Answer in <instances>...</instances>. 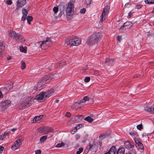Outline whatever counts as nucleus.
Returning a JSON list of instances; mask_svg holds the SVG:
<instances>
[{"instance_id": "1", "label": "nucleus", "mask_w": 154, "mask_h": 154, "mask_svg": "<svg viewBox=\"0 0 154 154\" xmlns=\"http://www.w3.org/2000/svg\"><path fill=\"white\" fill-rule=\"evenodd\" d=\"M101 38V34L99 32H96L88 38L87 39V43L89 45H93L97 43Z\"/></svg>"}, {"instance_id": "2", "label": "nucleus", "mask_w": 154, "mask_h": 154, "mask_svg": "<svg viewBox=\"0 0 154 154\" xmlns=\"http://www.w3.org/2000/svg\"><path fill=\"white\" fill-rule=\"evenodd\" d=\"M81 43L80 38L77 37L72 36L69 38H67L65 40V45L66 46L70 45V46H77Z\"/></svg>"}, {"instance_id": "3", "label": "nucleus", "mask_w": 154, "mask_h": 154, "mask_svg": "<svg viewBox=\"0 0 154 154\" xmlns=\"http://www.w3.org/2000/svg\"><path fill=\"white\" fill-rule=\"evenodd\" d=\"M66 12V18L68 19L71 18L74 13V6L71 2L68 3Z\"/></svg>"}, {"instance_id": "4", "label": "nucleus", "mask_w": 154, "mask_h": 154, "mask_svg": "<svg viewBox=\"0 0 154 154\" xmlns=\"http://www.w3.org/2000/svg\"><path fill=\"white\" fill-rule=\"evenodd\" d=\"M34 98L33 97H28L25 99L21 104L22 109H24L26 107L30 106L34 102Z\"/></svg>"}, {"instance_id": "5", "label": "nucleus", "mask_w": 154, "mask_h": 154, "mask_svg": "<svg viewBox=\"0 0 154 154\" xmlns=\"http://www.w3.org/2000/svg\"><path fill=\"white\" fill-rule=\"evenodd\" d=\"M51 40L49 38H46V40L42 42H39L38 43H37L36 45H39L40 47L42 49H45L47 48L50 45L49 43H51Z\"/></svg>"}, {"instance_id": "6", "label": "nucleus", "mask_w": 154, "mask_h": 154, "mask_svg": "<svg viewBox=\"0 0 154 154\" xmlns=\"http://www.w3.org/2000/svg\"><path fill=\"white\" fill-rule=\"evenodd\" d=\"M11 102L9 100H7L2 101L0 104V110L4 111L9 106Z\"/></svg>"}, {"instance_id": "7", "label": "nucleus", "mask_w": 154, "mask_h": 154, "mask_svg": "<svg viewBox=\"0 0 154 154\" xmlns=\"http://www.w3.org/2000/svg\"><path fill=\"white\" fill-rule=\"evenodd\" d=\"M110 8L109 6L106 5L105 7L103 12L100 16V21L102 22L105 20Z\"/></svg>"}, {"instance_id": "8", "label": "nucleus", "mask_w": 154, "mask_h": 154, "mask_svg": "<svg viewBox=\"0 0 154 154\" xmlns=\"http://www.w3.org/2000/svg\"><path fill=\"white\" fill-rule=\"evenodd\" d=\"M23 140L22 137H19L17 139L12 145L11 148L12 150H15L18 148L21 144Z\"/></svg>"}, {"instance_id": "9", "label": "nucleus", "mask_w": 154, "mask_h": 154, "mask_svg": "<svg viewBox=\"0 0 154 154\" xmlns=\"http://www.w3.org/2000/svg\"><path fill=\"white\" fill-rule=\"evenodd\" d=\"M35 98L39 102H42L45 100L47 98L45 97V93L42 92L40 93L39 94L37 95Z\"/></svg>"}, {"instance_id": "10", "label": "nucleus", "mask_w": 154, "mask_h": 154, "mask_svg": "<svg viewBox=\"0 0 154 154\" xmlns=\"http://www.w3.org/2000/svg\"><path fill=\"white\" fill-rule=\"evenodd\" d=\"M26 0H18L17 2V7L16 9L17 10L19 8L22 7L26 4Z\"/></svg>"}, {"instance_id": "11", "label": "nucleus", "mask_w": 154, "mask_h": 154, "mask_svg": "<svg viewBox=\"0 0 154 154\" xmlns=\"http://www.w3.org/2000/svg\"><path fill=\"white\" fill-rule=\"evenodd\" d=\"M125 149L123 148H119L117 150V154H124ZM126 154H135V153L133 151L132 152H128L126 153Z\"/></svg>"}, {"instance_id": "12", "label": "nucleus", "mask_w": 154, "mask_h": 154, "mask_svg": "<svg viewBox=\"0 0 154 154\" xmlns=\"http://www.w3.org/2000/svg\"><path fill=\"white\" fill-rule=\"evenodd\" d=\"M45 94V97L47 98L51 96L54 93V91L53 89H51L50 90L46 91L44 92Z\"/></svg>"}, {"instance_id": "13", "label": "nucleus", "mask_w": 154, "mask_h": 154, "mask_svg": "<svg viewBox=\"0 0 154 154\" xmlns=\"http://www.w3.org/2000/svg\"><path fill=\"white\" fill-rule=\"evenodd\" d=\"M144 110L151 113L154 114V104L152 106H146L145 107Z\"/></svg>"}, {"instance_id": "14", "label": "nucleus", "mask_w": 154, "mask_h": 154, "mask_svg": "<svg viewBox=\"0 0 154 154\" xmlns=\"http://www.w3.org/2000/svg\"><path fill=\"white\" fill-rule=\"evenodd\" d=\"M17 36L15 40L17 41H20L21 42H24L25 39L19 33H17Z\"/></svg>"}, {"instance_id": "15", "label": "nucleus", "mask_w": 154, "mask_h": 154, "mask_svg": "<svg viewBox=\"0 0 154 154\" xmlns=\"http://www.w3.org/2000/svg\"><path fill=\"white\" fill-rule=\"evenodd\" d=\"M134 140L137 148L142 149L143 147L142 143L136 139H134Z\"/></svg>"}, {"instance_id": "16", "label": "nucleus", "mask_w": 154, "mask_h": 154, "mask_svg": "<svg viewBox=\"0 0 154 154\" xmlns=\"http://www.w3.org/2000/svg\"><path fill=\"white\" fill-rule=\"evenodd\" d=\"M8 35H11V38H13L15 39L16 36H17V33L15 31H8Z\"/></svg>"}, {"instance_id": "17", "label": "nucleus", "mask_w": 154, "mask_h": 154, "mask_svg": "<svg viewBox=\"0 0 154 154\" xmlns=\"http://www.w3.org/2000/svg\"><path fill=\"white\" fill-rule=\"evenodd\" d=\"M5 48V44L3 41H0V56L2 55V53Z\"/></svg>"}, {"instance_id": "18", "label": "nucleus", "mask_w": 154, "mask_h": 154, "mask_svg": "<svg viewBox=\"0 0 154 154\" xmlns=\"http://www.w3.org/2000/svg\"><path fill=\"white\" fill-rule=\"evenodd\" d=\"M42 83L41 82L38 83L37 85H35L34 87V89L36 91H39L42 89Z\"/></svg>"}, {"instance_id": "19", "label": "nucleus", "mask_w": 154, "mask_h": 154, "mask_svg": "<svg viewBox=\"0 0 154 154\" xmlns=\"http://www.w3.org/2000/svg\"><path fill=\"white\" fill-rule=\"evenodd\" d=\"M124 144L125 147L127 149L132 148L134 146L133 144H131L128 141L125 142Z\"/></svg>"}, {"instance_id": "20", "label": "nucleus", "mask_w": 154, "mask_h": 154, "mask_svg": "<svg viewBox=\"0 0 154 154\" xmlns=\"http://www.w3.org/2000/svg\"><path fill=\"white\" fill-rule=\"evenodd\" d=\"M54 131V129L51 128H46L44 131V134H46L48 133H50L51 132H53Z\"/></svg>"}, {"instance_id": "21", "label": "nucleus", "mask_w": 154, "mask_h": 154, "mask_svg": "<svg viewBox=\"0 0 154 154\" xmlns=\"http://www.w3.org/2000/svg\"><path fill=\"white\" fill-rule=\"evenodd\" d=\"M9 131H6L4 134L0 135V140H2L5 138L6 136H8L9 134Z\"/></svg>"}, {"instance_id": "22", "label": "nucleus", "mask_w": 154, "mask_h": 154, "mask_svg": "<svg viewBox=\"0 0 154 154\" xmlns=\"http://www.w3.org/2000/svg\"><path fill=\"white\" fill-rule=\"evenodd\" d=\"M43 117V115H40L35 117L33 119L34 122H36L37 121H39L42 119Z\"/></svg>"}, {"instance_id": "23", "label": "nucleus", "mask_w": 154, "mask_h": 154, "mask_svg": "<svg viewBox=\"0 0 154 154\" xmlns=\"http://www.w3.org/2000/svg\"><path fill=\"white\" fill-rule=\"evenodd\" d=\"M116 151V148L115 146L111 147L108 151L110 154H115Z\"/></svg>"}, {"instance_id": "24", "label": "nucleus", "mask_w": 154, "mask_h": 154, "mask_svg": "<svg viewBox=\"0 0 154 154\" xmlns=\"http://www.w3.org/2000/svg\"><path fill=\"white\" fill-rule=\"evenodd\" d=\"M133 25V23L130 22H127L124 23V26L126 28H129Z\"/></svg>"}, {"instance_id": "25", "label": "nucleus", "mask_w": 154, "mask_h": 154, "mask_svg": "<svg viewBox=\"0 0 154 154\" xmlns=\"http://www.w3.org/2000/svg\"><path fill=\"white\" fill-rule=\"evenodd\" d=\"M47 136L45 135L42 137L40 139V141L41 143L44 142L47 139Z\"/></svg>"}, {"instance_id": "26", "label": "nucleus", "mask_w": 154, "mask_h": 154, "mask_svg": "<svg viewBox=\"0 0 154 154\" xmlns=\"http://www.w3.org/2000/svg\"><path fill=\"white\" fill-rule=\"evenodd\" d=\"M22 13L23 16H27L28 12L26 9L25 8H23L22 10Z\"/></svg>"}, {"instance_id": "27", "label": "nucleus", "mask_w": 154, "mask_h": 154, "mask_svg": "<svg viewBox=\"0 0 154 154\" xmlns=\"http://www.w3.org/2000/svg\"><path fill=\"white\" fill-rule=\"evenodd\" d=\"M84 120L89 122H91L93 120V119L90 116H88L85 118Z\"/></svg>"}, {"instance_id": "28", "label": "nucleus", "mask_w": 154, "mask_h": 154, "mask_svg": "<svg viewBox=\"0 0 154 154\" xmlns=\"http://www.w3.org/2000/svg\"><path fill=\"white\" fill-rule=\"evenodd\" d=\"M20 51L24 53H26L27 51L26 47H23L22 46H21L20 47Z\"/></svg>"}, {"instance_id": "29", "label": "nucleus", "mask_w": 154, "mask_h": 154, "mask_svg": "<svg viewBox=\"0 0 154 154\" xmlns=\"http://www.w3.org/2000/svg\"><path fill=\"white\" fill-rule=\"evenodd\" d=\"M27 22L29 24H31V22L32 20V17L31 16H27Z\"/></svg>"}, {"instance_id": "30", "label": "nucleus", "mask_w": 154, "mask_h": 154, "mask_svg": "<svg viewBox=\"0 0 154 154\" xmlns=\"http://www.w3.org/2000/svg\"><path fill=\"white\" fill-rule=\"evenodd\" d=\"M84 125L82 124H77L75 127V128L76 129V131L77 130L81 128Z\"/></svg>"}, {"instance_id": "31", "label": "nucleus", "mask_w": 154, "mask_h": 154, "mask_svg": "<svg viewBox=\"0 0 154 154\" xmlns=\"http://www.w3.org/2000/svg\"><path fill=\"white\" fill-rule=\"evenodd\" d=\"M65 143L63 142H61L60 143H57L56 146L57 147H60L65 145Z\"/></svg>"}, {"instance_id": "32", "label": "nucleus", "mask_w": 154, "mask_h": 154, "mask_svg": "<svg viewBox=\"0 0 154 154\" xmlns=\"http://www.w3.org/2000/svg\"><path fill=\"white\" fill-rule=\"evenodd\" d=\"M58 8L57 7H54L53 8V11L55 14L57 13L58 11Z\"/></svg>"}, {"instance_id": "33", "label": "nucleus", "mask_w": 154, "mask_h": 154, "mask_svg": "<svg viewBox=\"0 0 154 154\" xmlns=\"http://www.w3.org/2000/svg\"><path fill=\"white\" fill-rule=\"evenodd\" d=\"M83 149L82 148H80L79 149V150L76 151V154H80L82 152Z\"/></svg>"}, {"instance_id": "34", "label": "nucleus", "mask_w": 154, "mask_h": 154, "mask_svg": "<svg viewBox=\"0 0 154 154\" xmlns=\"http://www.w3.org/2000/svg\"><path fill=\"white\" fill-rule=\"evenodd\" d=\"M93 146L94 145L93 144L90 143L87 146V148L88 149V152L89 150L91 149Z\"/></svg>"}, {"instance_id": "35", "label": "nucleus", "mask_w": 154, "mask_h": 154, "mask_svg": "<svg viewBox=\"0 0 154 154\" xmlns=\"http://www.w3.org/2000/svg\"><path fill=\"white\" fill-rule=\"evenodd\" d=\"M21 68L22 69H24L26 67V64L25 62L21 61Z\"/></svg>"}, {"instance_id": "36", "label": "nucleus", "mask_w": 154, "mask_h": 154, "mask_svg": "<svg viewBox=\"0 0 154 154\" xmlns=\"http://www.w3.org/2000/svg\"><path fill=\"white\" fill-rule=\"evenodd\" d=\"M77 103H78L79 104H80L81 103H82V105H85V103L84 102L83 100H81L79 101H78L77 102Z\"/></svg>"}, {"instance_id": "37", "label": "nucleus", "mask_w": 154, "mask_h": 154, "mask_svg": "<svg viewBox=\"0 0 154 154\" xmlns=\"http://www.w3.org/2000/svg\"><path fill=\"white\" fill-rule=\"evenodd\" d=\"M128 28H126V26H124V24L120 27L119 30H126Z\"/></svg>"}, {"instance_id": "38", "label": "nucleus", "mask_w": 154, "mask_h": 154, "mask_svg": "<svg viewBox=\"0 0 154 154\" xmlns=\"http://www.w3.org/2000/svg\"><path fill=\"white\" fill-rule=\"evenodd\" d=\"M26 18L27 19V16L23 15L21 18V21H23V23H24V21L26 20Z\"/></svg>"}, {"instance_id": "39", "label": "nucleus", "mask_w": 154, "mask_h": 154, "mask_svg": "<svg viewBox=\"0 0 154 154\" xmlns=\"http://www.w3.org/2000/svg\"><path fill=\"white\" fill-rule=\"evenodd\" d=\"M90 80V78L89 77H86L84 79V81L86 82H89Z\"/></svg>"}, {"instance_id": "40", "label": "nucleus", "mask_w": 154, "mask_h": 154, "mask_svg": "<svg viewBox=\"0 0 154 154\" xmlns=\"http://www.w3.org/2000/svg\"><path fill=\"white\" fill-rule=\"evenodd\" d=\"M152 0H145L144 2L146 4H152Z\"/></svg>"}, {"instance_id": "41", "label": "nucleus", "mask_w": 154, "mask_h": 154, "mask_svg": "<svg viewBox=\"0 0 154 154\" xmlns=\"http://www.w3.org/2000/svg\"><path fill=\"white\" fill-rule=\"evenodd\" d=\"M92 0H85V3L87 5H90L91 4Z\"/></svg>"}, {"instance_id": "42", "label": "nucleus", "mask_w": 154, "mask_h": 154, "mask_svg": "<svg viewBox=\"0 0 154 154\" xmlns=\"http://www.w3.org/2000/svg\"><path fill=\"white\" fill-rule=\"evenodd\" d=\"M89 98L87 96H85L83 97V100L85 103V102L86 101H88Z\"/></svg>"}, {"instance_id": "43", "label": "nucleus", "mask_w": 154, "mask_h": 154, "mask_svg": "<svg viewBox=\"0 0 154 154\" xmlns=\"http://www.w3.org/2000/svg\"><path fill=\"white\" fill-rule=\"evenodd\" d=\"M131 6V4L129 3H126L124 6V7L126 8H129Z\"/></svg>"}, {"instance_id": "44", "label": "nucleus", "mask_w": 154, "mask_h": 154, "mask_svg": "<svg viewBox=\"0 0 154 154\" xmlns=\"http://www.w3.org/2000/svg\"><path fill=\"white\" fill-rule=\"evenodd\" d=\"M142 128V125L141 124H139L137 126V128L138 130H141Z\"/></svg>"}, {"instance_id": "45", "label": "nucleus", "mask_w": 154, "mask_h": 154, "mask_svg": "<svg viewBox=\"0 0 154 154\" xmlns=\"http://www.w3.org/2000/svg\"><path fill=\"white\" fill-rule=\"evenodd\" d=\"M86 11V10L85 8L81 9L80 11V12L81 14L84 13Z\"/></svg>"}, {"instance_id": "46", "label": "nucleus", "mask_w": 154, "mask_h": 154, "mask_svg": "<svg viewBox=\"0 0 154 154\" xmlns=\"http://www.w3.org/2000/svg\"><path fill=\"white\" fill-rule=\"evenodd\" d=\"M6 3L8 5H11L12 3V2L11 0H8L6 1Z\"/></svg>"}, {"instance_id": "47", "label": "nucleus", "mask_w": 154, "mask_h": 154, "mask_svg": "<svg viewBox=\"0 0 154 154\" xmlns=\"http://www.w3.org/2000/svg\"><path fill=\"white\" fill-rule=\"evenodd\" d=\"M141 7H142V5H136L135 7L134 8L135 9H138L140 8Z\"/></svg>"}, {"instance_id": "48", "label": "nucleus", "mask_w": 154, "mask_h": 154, "mask_svg": "<svg viewBox=\"0 0 154 154\" xmlns=\"http://www.w3.org/2000/svg\"><path fill=\"white\" fill-rule=\"evenodd\" d=\"M4 149V147L1 146H0V153H2V151Z\"/></svg>"}, {"instance_id": "49", "label": "nucleus", "mask_w": 154, "mask_h": 154, "mask_svg": "<svg viewBox=\"0 0 154 154\" xmlns=\"http://www.w3.org/2000/svg\"><path fill=\"white\" fill-rule=\"evenodd\" d=\"M112 60V59L110 58L106 59L105 61L106 63H109L111 62Z\"/></svg>"}, {"instance_id": "50", "label": "nucleus", "mask_w": 154, "mask_h": 154, "mask_svg": "<svg viewBox=\"0 0 154 154\" xmlns=\"http://www.w3.org/2000/svg\"><path fill=\"white\" fill-rule=\"evenodd\" d=\"M132 13L130 12L128 14V18H130L132 16Z\"/></svg>"}, {"instance_id": "51", "label": "nucleus", "mask_w": 154, "mask_h": 154, "mask_svg": "<svg viewBox=\"0 0 154 154\" xmlns=\"http://www.w3.org/2000/svg\"><path fill=\"white\" fill-rule=\"evenodd\" d=\"M35 154H41V151L40 150H37L35 152Z\"/></svg>"}, {"instance_id": "52", "label": "nucleus", "mask_w": 154, "mask_h": 154, "mask_svg": "<svg viewBox=\"0 0 154 154\" xmlns=\"http://www.w3.org/2000/svg\"><path fill=\"white\" fill-rule=\"evenodd\" d=\"M71 116V114L69 112H67L66 114V116L67 117H69Z\"/></svg>"}, {"instance_id": "53", "label": "nucleus", "mask_w": 154, "mask_h": 154, "mask_svg": "<svg viewBox=\"0 0 154 154\" xmlns=\"http://www.w3.org/2000/svg\"><path fill=\"white\" fill-rule=\"evenodd\" d=\"M117 39L118 41L120 42L121 41L122 38L121 36H118L117 37Z\"/></svg>"}, {"instance_id": "54", "label": "nucleus", "mask_w": 154, "mask_h": 154, "mask_svg": "<svg viewBox=\"0 0 154 154\" xmlns=\"http://www.w3.org/2000/svg\"><path fill=\"white\" fill-rule=\"evenodd\" d=\"M88 101L90 103H92L93 102V100L92 98H89Z\"/></svg>"}, {"instance_id": "55", "label": "nucleus", "mask_w": 154, "mask_h": 154, "mask_svg": "<svg viewBox=\"0 0 154 154\" xmlns=\"http://www.w3.org/2000/svg\"><path fill=\"white\" fill-rule=\"evenodd\" d=\"M134 77L135 78H140L141 77V76L140 75H134Z\"/></svg>"}, {"instance_id": "56", "label": "nucleus", "mask_w": 154, "mask_h": 154, "mask_svg": "<svg viewBox=\"0 0 154 154\" xmlns=\"http://www.w3.org/2000/svg\"><path fill=\"white\" fill-rule=\"evenodd\" d=\"M3 97V94H2V92L0 91V97L2 98Z\"/></svg>"}, {"instance_id": "57", "label": "nucleus", "mask_w": 154, "mask_h": 154, "mask_svg": "<svg viewBox=\"0 0 154 154\" xmlns=\"http://www.w3.org/2000/svg\"><path fill=\"white\" fill-rule=\"evenodd\" d=\"M11 57L10 56H8L7 58V60H10L11 59Z\"/></svg>"}, {"instance_id": "58", "label": "nucleus", "mask_w": 154, "mask_h": 154, "mask_svg": "<svg viewBox=\"0 0 154 154\" xmlns=\"http://www.w3.org/2000/svg\"><path fill=\"white\" fill-rule=\"evenodd\" d=\"M12 131H14L16 130V129L15 128H13L11 130Z\"/></svg>"}, {"instance_id": "59", "label": "nucleus", "mask_w": 154, "mask_h": 154, "mask_svg": "<svg viewBox=\"0 0 154 154\" xmlns=\"http://www.w3.org/2000/svg\"><path fill=\"white\" fill-rule=\"evenodd\" d=\"M104 154H110V153L108 151L107 152H106Z\"/></svg>"}, {"instance_id": "60", "label": "nucleus", "mask_w": 154, "mask_h": 154, "mask_svg": "<svg viewBox=\"0 0 154 154\" xmlns=\"http://www.w3.org/2000/svg\"><path fill=\"white\" fill-rule=\"evenodd\" d=\"M152 4H154V0H152Z\"/></svg>"}, {"instance_id": "61", "label": "nucleus", "mask_w": 154, "mask_h": 154, "mask_svg": "<svg viewBox=\"0 0 154 154\" xmlns=\"http://www.w3.org/2000/svg\"><path fill=\"white\" fill-rule=\"evenodd\" d=\"M59 101V100H55V102H58Z\"/></svg>"}, {"instance_id": "62", "label": "nucleus", "mask_w": 154, "mask_h": 154, "mask_svg": "<svg viewBox=\"0 0 154 154\" xmlns=\"http://www.w3.org/2000/svg\"><path fill=\"white\" fill-rule=\"evenodd\" d=\"M23 27V25L22 24H21L20 26V28H22Z\"/></svg>"}, {"instance_id": "63", "label": "nucleus", "mask_w": 154, "mask_h": 154, "mask_svg": "<svg viewBox=\"0 0 154 154\" xmlns=\"http://www.w3.org/2000/svg\"><path fill=\"white\" fill-rule=\"evenodd\" d=\"M71 133L72 134H74L75 132H73V131H71Z\"/></svg>"}, {"instance_id": "64", "label": "nucleus", "mask_w": 154, "mask_h": 154, "mask_svg": "<svg viewBox=\"0 0 154 154\" xmlns=\"http://www.w3.org/2000/svg\"><path fill=\"white\" fill-rule=\"evenodd\" d=\"M4 89L5 90H5H6V91H7V88H5Z\"/></svg>"}]
</instances>
